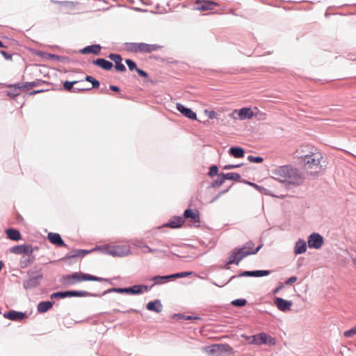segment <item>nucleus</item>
I'll return each instance as SVG.
<instances>
[{"mask_svg":"<svg viewBox=\"0 0 356 356\" xmlns=\"http://www.w3.org/2000/svg\"><path fill=\"white\" fill-rule=\"evenodd\" d=\"M261 245L254 249V243L252 241L246 243L241 248H236L230 253L227 261V265L235 264L238 265L240 261L245 257L254 254L261 249Z\"/></svg>","mask_w":356,"mask_h":356,"instance_id":"nucleus-1","label":"nucleus"},{"mask_svg":"<svg viewBox=\"0 0 356 356\" xmlns=\"http://www.w3.org/2000/svg\"><path fill=\"white\" fill-rule=\"evenodd\" d=\"M83 281L106 282L107 280L81 272L65 275L61 279L62 284L65 286L74 285Z\"/></svg>","mask_w":356,"mask_h":356,"instance_id":"nucleus-2","label":"nucleus"},{"mask_svg":"<svg viewBox=\"0 0 356 356\" xmlns=\"http://www.w3.org/2000/svg\"><path fill=\"white\" fill-rule=\"evenodd\" d=\"M127 49L135 53H151L161 49V46L143 42H131L126 44Z\"/></svg>","mask_w":356,"mask_h":356,"instance_id":"nucleus-3","label":"nucleus"},{"mask_svg":"<svg viewBox=\"0 0 356 356\" xmlns=\"http://www.w3.org/2000/svg\"><path fill=\"white\" fill-rule=\"evenodd\" d=\"M97 249H101L104 253L113 257H124L131 253L129 246L127 245H106Z\"/></svg>","mask_w":356,"mask_h":356,"instance_id":"nucleus-4","label":"nucleus"},{"mask_svg":"<svg viewBox=\"0 0 356 356\" xmlns=\"http://www.w3.org/2000/svg\"><path fill=\"white\" fill-rule=\"evenodd\" d=\"M242 337L245 338L247 340L250 341L249 343L251 344H266L268 346H274L275 345L276 343L275 338L264 332L251 337H248L245 335H243Z\"/></svg>","mask_w":356,"mask_h":356,"instance_id":"nucleus-5","label":"nucleus"},{"mask_svg":"<svg viewBox=\"0 0 356 356\" xmlns=\"http://www.w3.org/2000/svg\"><path fill=\"white\" fill-rule=\"evenodd\" d=\"M323 156L317 149L302 161L307 169L321 168V162Z\"/></svg>","mask_w":356,"mask_h":356,"instance_id":"nucleus-6","label":"nucleus"},{"mask_svg":"<svg viewBox=\"0 0 356 356\" xmlns=\"http://www.w3.org/2000/svg\"><path fill=\"white\" fill-rule=\"evenodd\" d=\"M254 115V112L251 108H242L241 109L234 110L230 117L233 119L238 118L241 120H243L245 119H251Z\"/></svg>","mask_w":356,"mask_h":356,"instance_id":"nucleus-7","label":"nucleus"},{"mask_svg":"<svg viewBox=\"0 0 356 356\" xmlns=\"http://www.w3.org/2000/svg\"><path fill=\"white\" fill-rule=\"evenodd\" d=\"M90 293L85 291H60L54 293L51 295V299L56 298H65L67 297L76 296V297H86L89 296Z\"/></svg>","mask_w":356,"mask_h":356,"instance_id":"nucleus-8","label":"nucleus"},{"mask_svg":"<svg viewBox=\"0 0 356 356\" xmlns=\"http://www.w3.org/2000/svg\"><path fill=\"white\" fill-rule=\"evenodd\" d=\"M195 9L200 11H209L213 10L218 3L209 0H197L195 2Z\"/></svg>","mask_w":356,"mask_h":356,"instance_id":"nucleus-9","label":"nucleus"},{"mask_svg":"<svg viewBox=\"0 0 356 356\" xmlns=\"http://www.w3.org/2000/svg\"><path fill=\"white\" fill-rule=\"evenodd\" d=\"M314 149H316L312 146L302 145L295 151L294 154L296 158L303 161L305 158L309 156L314 151Z\"/></svg>","mask_w":356,"mask_h":356,"instance_id":"nucleus-10","label":"nucleus"},{"mask_svg":"<svg viewBox=\"0 0 356 356\" xmlns=\"http://www.w3.org/2000/svg\"><path fill=\"white\" fill-rule=\"evenodd\" d=\"M302 181V177L296 168H289V173L285 182L291 184H300Z\"/></svg>","mask_w":356,"mask_h":356,"instance_id":"nucleus-11","label":"nucleus"},{"mask_svg":"<svg viewBox=\"0 0 356 356\" xmlns=\"http://www.w3.org/2000/svg\"><path fill=\"white\" fill-rule=\"evenodd\" d=\"M323 243V238L318 234L313 233L308 239L309 248L319 249Z\"/></svg>","mask_w":356,"mask_h":356,"instance_id":"nucleus-12","label":"nucleus"},{"mask_svg":"<svg viewBox=\"0 0 356 356\" xmlns=\"http://www.w3.org/2000/svg\"><path fill=\"white\" fill-rule=\"evenodd\" d=\"M177 109L185 117L191 120H197V115L191 108H186L180 103L176 104Z\"/></svg>","mask_w":356,"mask_h":356,"instance_id":"nucleus-13","label":"nucleus"},{"mask_svg":"<svg viewBox=\"0 0 356 356\" xmlns=\"http://www.w3.org/2000/svg\"><path fill=\"white\" fill-rule=\"evenodd\" d=\"M10 252L16 254H21L23 253L32 254L33 249L31 245H19L13 246L10 249Z\"/></svg>","mask_w":356,"mask_h":356,"instance_id":"nucleus-14","label":"nucleus"},{"mask_svg":"<svg viewBox=\"0 0 356 356\" xmlns=\"http://www.w3.org/2000/svg\"><path fill=\"white\" fill-rule=\"evenodd\" d=\"M108 58L115 63V68L117 71L124 72L126 71L125 66L122 63V58L120 55L111 54Z\"/></svg>","mask_w":356,"mask_h":356,"instance_id":"nucleus-15","label":"nucleus"},{"mask_svg":"<svg viewBox=\"0 0 356 356\" xmlns=\"http://www.w3.org/2000/svg\"><path fill=\"white\" fill-rule=\"evenodd\" d=\"M289 166H282L275 170V175L280 182H285L289 173Z\"/></svg>","mask_w":356,"mask_h":356,"instance_id":"nucleus-16","label":"nucleus"},{"mask_svg":"<svg viewBox=\"0 0 356 356\" xmlns=\"http://www.w3.org/2000/svg\"><path fill=\"white\" fill-rule=\"evenodd\" d=\"M275 304L277 307L282 312L289 311L292 305L291 301H288L281 298H275Z\"/></svg>","mask_w":356,"mask_h":356,"instance_id":"nucleus-17","label":"nucleus"},{"mask_svg":"<svg viewBox=\"0 0 356 356\" xmlns=\"http://www.w3.org/2000/svg\"><path fill=\"white\" fill-rule=\"evenodd\" d=\"M47 238L51 243L56 245L58 247L66 246L65 243L61 238L60 234H58V233H49L47 235Z\"/></svg>","mask_w":356,"mask_h":356,"instance_id":"nucleus-18","label":"nucleus"},{"mask_svg":"<svg viewBox=\"0 0 356 356\" xmlns=\"http://www.w3.org/2000/svg\"><path fill=\"white\" fill-rule=\"evenodd\" d=\"M184 217L186 219H191V221L194 223L200 222L199 211L196 209H188L185 210Z\"/></svg>","mask_w":356,"mask_h":356,"instance_id":"nucleus-19","label":"nucleus"},{"mask_svg":"<svg viewBox=\"0 0 356 356\" xmlns=\"http://www.w3.org/2000/svg\"><path fill=\"white\" fill-rule=\"evenodd\" d=\"M3 316L12 321H19L25 317V314L13 310L5 313Z\"/></svg>","mask_w":356,"mask_h":356,"instance_id":"nucleus-20","label":"nucleus"},{"mask_svg":"<svg viewBox=\"0 0 356 356\" xmlns=\"http://www.w3.org/2000/svg\"><path fill=\"white\" fill-rule=\"evenodd\" d=\"M184 220L181 217H173L164 226L170 228H179L183 223Z\"/></svg>","mask_w":356,"mask_h":356,"instance_id":"nucleus-21","label":"nucleus"},{"mask_svg":"<svg viewBox=\"0 0 356 356\" xmlns=\"http://www.w3.org/2000/svg\"><path fill=\"white\" fill-rule=\"evenodd\" d=\"M100 51L101 47L99 44H93L82 49L80 52L83 54H93L97 55L100 53Z\"/></svg>","mask_w":356,"mask_h":356,"instance_id":"nucleus-22","label":"nucleus"},{"mask_svg":"<svg viewBox=\"0 0 356 356\" xmlns=\"http://www.w3.org/2000/svg\"><path fill=\"white\" fill-rule=\"evenodd\" d=\"M92 63L105 70H110L113 67V63L111 62L104 58H97L94 60Z\"/></svg>","mask_w":356,"mask_h":356,"instance_id":"nucleus-23","label":"nucleus"},{"mask_svg":"<svg viewBox=\"0 0 356 356\" xmlns=\"http://www.w3.org/2000/svg\"><path fill=\"white\" fill-rule=\"evenodd\" d=\"M6 233L7 234L8 238H10V240L17 241L21 239L22 236L20 232L15 229H8L6 230Z\"/></svg>","mask_w":356,"mask_h":356,"instance_id":"nucleus-24","label":"nucleus"},{"mask_svg":"<svg viewBox=\"0 0 356 356\" xmlns=\"http://www.w3.org/2000/svg\"><path fill=\"white\" fill-rule=\"evenodd\" d=\"M147 309L149 311H153L156 313H160L162 311V305L159 300L149 302L146 306Z\"/></svg>","mask_w":356,"mask_h":356,"instance_id":"nucleus-25","label":"nucleus"},{"mask_svg":"<svg viewBox=\"0 0 356 356\" xmlns=\"http://www.w3.org/2000/svg\"><path fill=\"white\" fill-rule=\"evenodd\" d=\"M10 90L8 91V95L10 97H15L16 96L19 95L21 90H22V85L18 83L17 85H13L9 86Z\"/></svg>","mask_w":356,"mask_h":356,"instance_id":"nucleus-26","label":"nucleus"},{"mask_svg":"<svg viewBox=\"0 0 356 356\" xmlns=\"http://www.w3.org/2000/svg\"><path fill=\"white\" fill-rule=\"evenodd\" d=\"M307 250L306 242L304 240H299L296 242L295 246V253L300 254L304 253Z\"/></svg>","mask_w":356,"mask_h":356,"instance_id":"nucleus-27","label":"nucleus"},{"mask_svg":"<svg viewBox=\"0 0 356 356\" xmlns=\"http://www.w3.org/2000/svg\"><path fill=\"white\" fill-rule=\"evenodd\" d=\"M229 153L235 158H242L244 156V150L241 147H232L229 149Z\"/></svg>","mask_w":356,"mask_h":356,"instance_id":"nucleus-28","label":"nucleus"},{"mask_svg":"<svg viewBox=\"0 0 356 356\" xmlns=\"http://www.w3.org/2000/svg\"><path fill=\"white\" fill-rule=\"evenodd\" d=\"M248 184L250 185L251 186L254 187L255 189H257L258 191H259L261 193H264L267 195L279 197L278 195L273 194L270 190L265 188L264 187H263L261 186H259V185H257L254 183H252V182H248Z\"/></svg>","mask_w":356,"mask_h":356,"instance_id":"nucleus-29","label":"nucleus"},{"mask_svg":"<svg viewBox=\"0 0 356 356\" xmlns=\"http://www.w3.org/2000/svg\"><path fill=\"white\" fill-rule=\"evenodd\" d=\"M148 287L145 285H134L130 287L131 294H140L147 291Z\"/></svg>","mask_w":356,"mask_h":356,"instance_id":"nucleus-30","label":"nucleus"},{"mask_svg":"<svg viewBox=\"0 0 356 356\" xmlns=\"http://www.w3.org/2000/svg\"><path fill=\"white\" fill-rule=\"evenodd\" d=\"M79 81H66L63 83V88L65 90L68 91V92H70V91H73V92H75L76 90H85L86 89L83 88H74L73 90V86L76 84Z\"/></svg>","mask_w":356,"mask_h":356,"instance_id":"nucleus-31","label":"nucleus"},{"mask_svg":"<svg viewBox=\"0 0 356 356\" xmlns=\"http://www.w3.org/2000/svg\"><path fill=\"white\" fill-rule=\"evenodd\" d=\"M52 302L50 301L41 302L38 305V311L44 313L52 307Z\"/></svg>","mask_w":356,"mask_h":356,"instance_id":"nucleus-32","label":"nucleus"},{"mask_svg":"<svg viewBox=\"0 0 356 356\" xmlns=\"http://www.w3.org/2000/svg\"><path fill=\"white\" fill-rule=\"evenodd\" d=\"M42 81L40 80H36L32 82H26L24 83H22V90H29L32 88L37 87L40 86Z\"/></svg>","mask_w":356,"mask_h":356,"instance_id":"nucleus-33","label":"nucleus"},{"mask_svg":"<svg viewBox=\"0 0 356 356\" xmlns=\"http://www.w3.org/2000/svg\"><path fill=\"white\" fill-rule=\"evenodd\" d=\"M222 175L225 180L228 179L238 181L241 179V175L236 172H229L227 174L222 173Z\"/></svg>","mask_w":356,"mask_h":356,"instance_id":"nucleus-34","label":"nucleus"},{"mask_svg":"<svg viewBox=\"0 0 356 356\" xmlns=\"http://www.w3.org/2000/svg\"><path fill=\"white\" fill-rule=\"evenodd\" d=\"M225 178L222 175V173L218 175V177L214 180L211 184V187L218 188L221 186L225 182Z\"/></svg>","mask_w":356,"mask_h":356,"instance_id":"nucleus-35","label":"nucleus"},{"mask_svg":"<svg viewBox=\"0 0 356 356\" xmlns=\"http://www.w3.org/2000/svg\"><path fill=\"white\" fill-rule=\"evenodd\" d=\"M172 278L170 275L167 276H155L152 278V280L155 282L156 284H161L165 281L168 280Z\"/></svg>","mask_w":356,"mask_h":356,"instance_id":"nucleus-36","label":"nucleus"},{"mask_svg":"<svg viewBox=\"0 0 356 356\" xmlns=\"http://www.w3.org/2000/svg\"><path fill=\"white\" fill-rule=\"evenodd\" d=\"M86 81L92 84V88H97L99 86V82L92 76H86Z\"/></svg>","mask_w":356,"mask_h":356,"instance_id":"nucleus-37","label":"nucleus"},{"mask_svg":"<svg viewBox=\"0 0 356 356\" xmlns=\"http://www.w3.org/2000/svg\"><path fill=\"white\" fill-rule=\"evenodd\" d=\"M354 335H356V326L343 332V336L347 338H350Z\"/></svg>","mask_w":356,"mask_h":356,"instance_id":"nucleus-38","label":"nucleus"},{"mask_svg":"<svg viewBox=\"0 0 356 356\" xmlns=\"http://www.w3.org/2000/svg\"><path fill=\"white\" fill-rule=\"evenodd\" d=\"M270 273L269 270H254L253 271L252 277H261L266 276Z\"/></svg>","mask_w":356,"mask_h":356,"instance_id":"nucleus-39","label":"nucleus"},{"mask_svg":"<svg viewBox=\"0 0 356 356\" xmlns=\"http://www.w3.org/2000/svg\"><path fill=\"white\" fill-rule=\"evenodd\" d=\"M192 274H193L192 272H181V273H178L170 275V277L172 278H180V277H187Z\"/></svg>","mask_w":356,"mask_h":356,"instance_id":"nucleus-40","label":"nucleus"},{"mask_svg":"<svg viewBox=\"0 0 356 356\" xmlns=\"http://www.w3.org/2000/svg\"><path fill=\"white\" fill-rule=\"evenodd\" d=\"M248 160L251 163H259L263 162L264 159L261 156H248Z\"/></svg>","mask_w":356,"mask_h":356,"instance_id":"nucleus-41","label":"nucleus"},{"mask_svg":"<svg viewBox=\"0 0 356 356\" xmlns=\"http://www.w3.org/2000/svg\"><path fill=\"white\" fill-rule=\"evenodd\" d=\"M125 62H126V63H127V66H128L129 69L131 71H133V70H134L136 71V69H138V68H137V67H136V63H135L132 60H131V59H127V60H125Z\"/></svg>","mask_w":356,"mask_h":356,"instance_id":"nucleus-42","label":"nucleus"},{"mask_svg":"<svg viewBox=\"0 0 356 356\" xmlns=\"http://www.w3.org/2000/svg\"><path fill=\"white\" fill-rule=\"evenodd\" d=\"M247 301L245 299H237L232 301V304L237 307H243L245 305Z\"/></svg>","mask_w":356,"mask_h":356,"instance_id":"nucleus-43","label":"nucleus"},{"mask_svg":"<svg viewBox=\"0 0 356 356\" xmlns=\"http://www.w3.org/2000/svg\"><path fill=\"white\" fill-rule=\"evenodd\" d=\"M218 173V168L216 165H212L210 169L209 172L208 173L209 177H213L215 175H217Z\"/></svg>","mask_w":356,"mask_h":356,"instance_id":"nucleus-44","label":"nucleus"},{"mask_svg":"<svg viewBox=\"0 0 356 356\" xmlns=\"http://www.w3.org/2000/svg\"><path fill=\"white\" fill-rule=\"evenodd\" d=\"M204 113L209 119H215L218 116L214 111L205 110Z\"/></svg>","mask_w":356,"mask_h":356,"instance_id":"nucleus-45","label":"nucleus"},{"mask_svg":"<svg viewBox=\"0 0 356 356\" xmlns=\"http://www.w3.org/2000/svg\"><path fill=\"white\" fill-rule=\"evenodd\" d=\"M141 248H142V252L143 253L156 252H157L156 249H152L151 248H149L147 245H143Z\"/></svg>","mask_w":356,"mask_h":356,"instance_id":"nucleus-46","label":"nucleus"},{"mask_svg":"<svg viewBox=\"0 0 356 356\" xmlns=\"http://www.w3.org/2000/svg\"><path fill=\"white\" fill-rule=\"evenodd\" d=\"M113 291L119 292V293H131L130 287L129 288H118V289H113Z\"/></svg>","mask_w":356,"mask_h":356,"instance_id":"nucleus-47","label":"nucleus"},{"mask_svg":"<svg viewBox=\"0 0 356 356\" xmlns=\"http://www.w3.org/2000/svg\"><path fill=\"white\" fill-rule=\"evenodd\" d=\"M242 165V164H237V165H226L223 167V169L224 170H230V169H234V168H239Z\"/></svg>","mask_w":356,"mask_h":356,"instance_id":"nucleus-48","label":"nucleus"},{"mask_svg":"<svg viewBox=\"0 0 356 356\" xmlns=\"http://www.w3.org/2000/svg\"><path fill=\"white\" fill-rule=\"evenodd\" d=\"M297 280V277L296 276H292L291 277H289L286 282H285V284H293L294 282H296Z\"/></svg>","mask_w":356,"mask_h":356,"instance_id":"nucleus-49","label":"nucleus"},{"mask_svg":"<svg viewBox=\"0 0 356 356\" xmlns=\"http://www.w3.org/2000/svg\"><path fill=\"white\" fill-rule=\"evenodd\" d=\"M136 72H138V74L142 76V77H147V73L140 69H136Z\"/></svg>","mask_w":356,"mask_h":356,"instance_id":"nucleus-50","label":"nucleus"},{"mask_svg":"<svg viewBox=\"0 0 356 356\" xmlns=\"http://www.w3.org/2000/svg\"><path fill=\"white\" fill-rule=\"evenodd\" d=\"M1 54L3 56V57L7 60H11L12 56L8 53L6 52L5 51H1Z\"/></svg>","mask_w":356,"mask_h":356,"instance_id":"nucleus-51","label":"nucleus"},{"mask_svg":"<svg viewBox=\"0 0 356 356\" xmlns=\"http://www.w3.org/2000/svg\"><path fill=\"white\" fill-rule=\"evenodd\" d=\"M47 58L49 59L56 60H58L60 58L58 56L55 55V54H49L47 55Z\"/></svg>","mask_w":356,"mask_h":356,"instance_id":"nucleus-52","label":"nucleus"},{"mask_svg":"<svg viewBox=\"0 0 356 356\" xmlns=\"http://www.w3.org/2000/svg\"><path fill=\"white\" fill-rule=\"evenodd\" d=\"M253 271H244L239 276H252Z\"/></svg>","mask_w":356,"mask_h":356,"instance_id":"nucleus-53","label":"nucleus"},{"mask_svg":"<svg viewBox=\"0 0 356 356\" xmlns=\"http://www.w3.org/2000/svg\"><path fill=\"white\" fill-rule=\"evenodd\" d=\"M219 345H213L212 347H207V349H208V351H210L211 353H213L216 351L215 348L219 347Z\"/></svg>","mask_w":356,"mask_h":356,"instance_id":"nucleus-54","label":"nucleus"},{"mask_svg":"<svg viewBox=\"0 0 356 356\" xmlns=\"http://www.w3.org/2000/svg\"><path fill=\"white\" fill-rule=\"evenodd\" d=\"M223 350H225V351H229V352H232V348L230 347L229 345H223Z\"/></svg>","mask_w":356,"mask_h":356,"instance_id":"nucleus-55","label":"nucleus"},{"mask_svg":"<svg viewBox=\"0 0 356 356\" xmlns=\"http://www.w3.org/2000/svg\"><path fill=\"white\" fill-rule=\"evenodd\" d=\"M110 89L114 92H119L120 88L116 86H111Z\"/></svg>","mask_w":356,"mask_h":356,"instance_id":"nucleus-56","label":"nucleus"},{"mask_svg":"<svg viewBox=\"0 0 356 356\" xmlns=\"http://www.w3.org/2000/svg\"><path fill=\"white\" fill-rule=\"evenodd\" d=\"M259 119H261V120L266 119V114L259 113Z\"/></svg>","mask_w":356,"mask_h":356,"instance_id":"nucleus-57","label":"nucleus"},{"mask_svg":"<svg viewBox=\"0 0 356 356\" xmlns=\"http://www.w3.org/2000/svg\"><path fill=\"white\" fill-rule=\"evenodd\" d=\"M352 262L355 266H356V256L352 259Z\"/></svg>","mask_w":356,"mask_h":356,"instance_id":"nucleus-58","label":"nucleus"},{"mask_svg":"<svg viewBox=\"0 0 356 356\" xmlns=\"http://www.w3.org/2000/svg\"><path fill=\"white\" fill-rule=\"evenodd\" d=\"M42 90H34L33 92H31L30 94L31 95H35V94H37L38 92H40Z\"/></svg>","mask_w":356,"mask_h":356,"instance_id":"nucleus-59","label":"nucleus"},{"mask_svg":"<svg viewBox=\"0 0 356 356\" xmlns=\"http://www.w3.org/2000/svg\"><path fill=\"white\" fill-rule=\"evenodd\" d=\"M80 252H81L83 253V254H88L89 252L87 251V250H79Z\"/></svg>","mask_w":356,"mask_h":356,"instance_id":"nucleus-60","label":"nucleus"},{"mask_svg":"<svg viewBox=\"0 0 356 356\" xmlns=\"http://www.w3.org/2000/svg\"><path fill=\"white\" fill-rule=\"evenodd\" d=\"M280 289H281V286L277 287V289L273 291V293H276L277 292H278V291H279Z\"/></svg>","mask_w":356,"mask_h":356,"instance_id":"nucleus-61","label":"nucleus"},{"mask_svg":"<svg viewBox=\"0 0 356 356\" xmlns=\"http://www.w3.org/2000/svg\"><path fill=\"white\" fill-rule=\"evenodd\" d=\"M128 312H138V311L136 309H131L129 310Z\"/></svg>","mask_w":356,"mask_h":356,"instance_id":"nucleus-62","label":"nucleus"},{"mask_svg":"<svg viewBox=\"0 0 356 356\" xmlns=\"http://www.w3.org/2000/svg\"><path fill=\"white\" fill-rule=\"evenodd\" d=\"M3 268V263L1 261H0V270L2 269Z\"/></svg>","mask_w":356,"mask_h":356,"instance_id":"nucleus-63","label":"nucleus"},{"mask_svg":"<svg viewBox=\"0 0 356 356\" xmlns=\"http://www.w3.org/2000/svg\"><path fill=\"white\" fill-rule=\"evenodd\" d=\"M4 47V46H3V43H2V42H1V41H0V47Z\"/></svg>","mask_w":356,"mask_h":356,"instance_id":"nucleus-64","label":"nucleus"}]
</instances>
